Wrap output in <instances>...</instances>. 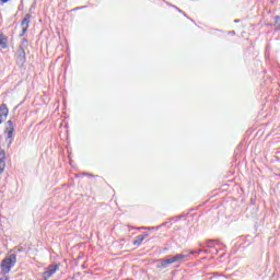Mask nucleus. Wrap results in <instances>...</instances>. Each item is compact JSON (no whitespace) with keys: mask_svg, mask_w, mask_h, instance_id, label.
<instances>
[{"mask_svg":"<svg viewBox=\"0 0 280 280\" xmlns=\"http://www.w3.org/2000/svg\"><path fill=\"white\" fill-rule=\"evenodd\" d=\"M14 264H16V255L11 254L9 257L4 258L1 262V270L4 275H8L12 268H14Z\"/></svg>","mask_w":280,"mask_h":280,"instance_id":"nucleus-1","label":"nucleus"},{"mask_svg":"<svg viewBox=\"0 0 280 280\" xmlns=\"http://www.w3.org/2000/svg\"><path fill=\"white\" fill-rule=\"evenodd\" d=\"M60 269V265L51 264L47 268H45L44 272L42 273L43 280H49L58 270Z\"/></svg>","mask_w":280,"mask_h":280,"instance_id":"nucleus-2","label":"nucleus"},{"mask_svg":"<svg viewBox=\"0 0 280 280\" xmlns=\"http://www.w3.org/2000/svg\"><path fill=\"white\" fill-rule=\"evenodd\" d=\"M178 259H180V256H172L170 258H165V259H160L158 260V265L156 268H159L160 270H163L165 268H167V266H170L171 264H178Z\"/></svg>","mask_w":280,"mask_h":280,"instance_id":"nucleus-3","label":"nucleus"},{"mask_svg":"<svg viewBox=\"0 0 280 280\" xmlns=\"http://www.w3.org/2000/svg\"><path fill=\"white\" fill-rule=\"evenodd\" d=\"M4 132L7 133V141H9V145H12V139L14 137V122H12V120H8V127Z\"/></svg>","mask_w":280,"mask_h":280,"instance_id":"nucleus-4","label":"nucleus"},{"mask_svg":"<svg viewBox=\"0 0 280 280\" xmlns=\"http://www.w3.org/2000/svg\"><path fill=\"white\" fill-rule=\"evenodd\" d=\"M32 19V15L27 13L25 18L23 19L21 26H22V34L20 36H25L27 28L30 27V21Z\"/></svg>","mask_w":280,"mask_h":280,"instance_id":"nucleus-5","label":"nucleus"},{"mask_svg":"<svg viewBox=\"0 0 280 280\" xmlns=\"http://www.w3.org/2000/svg\"><path fill=\"white\" fill-rule=\"evenodd\" d=\"M8 106L5 104H2L0 106V124H3V121H5V119H8Z\"/></svg>","mask_w":280,"mask_h":280,"instance_id":"nucleus-6","label":"nucleus"},{"mask_svg":"<svg viewBox=\"0 0 280 280\" xmlns=\"http://www.w3.org/2000/svg\"><path fill=\"white\" fill-rule=\"evenodd\" d=\"M148 235V232H144L143 234L136 236V238L132 242L133 246H141V244H143V240H145Z\"/></svg>","mask_w":280,"mask_h":280,"instance_id":"nucleus-7","label":"nucleus"},{"mask_svg":"<svg viewBox=\"0 0 280 280\" xmlns=\"http://www.w3.org/2000/svg\"><path fill=\"white\" fill-rule=\"evenodd\" d=\"M191 255H194L191 252L184 250L180 254H176L175 257H179L178 264H183V261H185V259H188V257H191Z\"/></svg>","mask_w":280,"mask_h":280,"instance_id":"nucleus-8","label":"nucleus"},{"mask_svg":"<svg viewBox=\"0 0 280 280\" xmlns=\"http://www.w3.org/2000/svg\"><path fill=\"white\" fill-rule=\"evenodd\" d=\"M0 47H2V49L8 48V37H5L3 33L0 34Z\"/></svg>","mask_w":280,"mask_h":280,"instance_id":"nucleus-9","label":"nucleus"},{"mask_svg":"<svg viewBox=\"0 0 280 280\" xmlns=\"http://www.w3.org/2000/svg\"><path fill=\"white\" fill-rule=\"evenodd\" d=\"M3 170H5V161L0 158V174H3Z\"/></svg>","mask_w":280,"mask_h":280,"instance_id":"nucleus-10","label":"nucleus"},{"mask_svg":"<svg viewBox=\"0 0 280 280\" xmlns=\"http://www.w3.org/2000/svg\"><path fill=\"white\" fill-rule=\"evenodd\" d=\"M213 244H215L214 240H209L206 242V246H208V248H213Z\"/></svg>","mask_w":280,"mask_h":280,"instance_id":"nucleus-11","label":"nucleus"},{"mask_svg":"<svg viewBox=\"0 0 280 280\" xmlns=\"http://www.w3.org/2000/svg\"><path fill=\"white\" fill-rule=\"evenodd\" d=\"M275 23H276V25H278L280 27V16L279 15L275 16Z\"/></svg>","mask_w":280,"mask_h":280,"instance_id":"nucleus-12","label":"nucleus"},{"mask_svg":"<svg viewBox=\"0 0 280 280\" xmlns=\"http://www.w3.org/2000/svg\"><path fill=\"white\" fill-rule=\"evenodd\" d=\"M200 253H202V249L190 250V254H192V255H200Z\"/></svg>","mask_w":280,"mask_h":280,"instance_id":"nucleus-13","label":"nucleus"},{"mask_svg":"<svg viewBox=\"0 0 280 280\" xmlns=\"http://www.w3.org/2000/svg\"><path fill=\"white\" fill-rule=\"evenodd\" d=\"M21 60H25V50L22 51V55H20Z\"/></svg>","mask_w":280,"mask_h":280,"instance_id":"nucleus-14","label":"nucleus"},{"mask_svg":"<svg viewBox=\"0 0 280 280\" xmlns=\"http://www.w3.org/2000/svg\"><path fill=\"white\" fill-rule=\"evenodd\" d=\"M84 7H78L74 10H83Z\"/></svg>","mask_w":280,"mask_h":280,"instance_id":"nucleus-15","label":"nucleus"},{"mask_svg":"<svg viewBox=\"0 0 280 280\" xmlns=\"http://www.w3.org/2000/svg\"><path fill=\"white\" fill-rule=\"evenodd\" d=\"M85 176H93V174L83 173Z\"/></svg>","mask_w":280,"mask_h":280,"instance_id":"nucleus-16","label":"nucleus"},{"mask_svg":"<svg viewBox=\"0 0 280 280\" xmlns=\"http://www.w3.org/2000/svg\"><path fill=\"white\" fill-rule=\"evenodd\" d=\"M18 253H23V248L18 249Z\"/></svg>","mask_w":280,"mask_h":280,"instance_id":"nucleus-17","label":"nucleus"},{"mask_svg":"<svg viewBox=\"0 0 280 280\" xmlns=\"http://www.w3.org/2000/svg\"><path fill=\"white\" fill-rule=\"evenodd\" d=\"M0 280H10V279H8V277H4V278H1Z\"/></svg>","mask_w":280,"mask_h":280,"instance_id":"nucleus-18","label":"nucleus"},{"mask_svg":"<svg viewBox=\"0 0 280 280\" xmlns=\"http://www.w3.org/2000/svg\"><path fill=\"white\" fill-rule=\"evenodd\" d=\"M1 1H2V3H8L9 0H1Z\"/></svg>","mask_w":280,"mask_h":280,"instance_id":"nucleus-19","label":"nucleus"},{"mask_svg":"<svg viewBox=\"0 0 280 280\" xmlns=\"http://www.w3.org/2000/svg\"><path fill=\"white\" fill-rule=\"evenodd\" d=\"M22 40H23V43H27V39H26V38H23Z\"/></svg>","mask_w":280,"mask_h":280,"instance_id":"nucleus-20","label":"nucleus"},{"mask_svg":"<svg viewBox=\"0 0 280 280\" xmlns=\"http://www.w3.org/2000/svg\"><path fill=\"white\" fill-rule=\"evenodd\" d=\"M202 253H209V250H207V249H202Z\"/></svg>","mask_w":280,"mask_h":280,"instance_id":"nucleus-21","label":"nucleus"},{"mask_svg":"<svg viewBox=\"0 0 280 280\" xmlns=\"http://www.w3.org/2000/svg\"><path fill=\"white\" fill-rule=\"evenodd\" d=\"M142 230H145V229H148V228H141Z\"/></svg>","mask_w":280,"mask_h":280,"instance_id":"nucleus-22","label":"nucleus"}]
</instances>
